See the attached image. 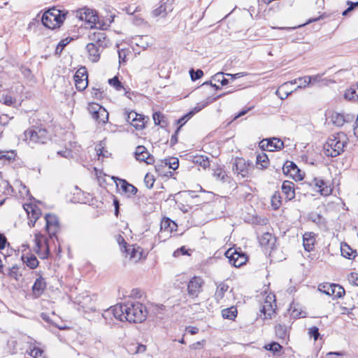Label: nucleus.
<instances>
[{
	"instance_id": "nucleus-1",
	"label": "nucleus",
	"mask_w": 358,
	"mask_h": 358,
	"mask_svg": "<svg viewBox=\"0 0 358 358\" xmlns=\"http://www.w3.org/2000/svg\"><path fill=\"white\" fill-rule=\"evenodd\" d=\"M122 310V321L129 322H142L147 316L145 307L140 302L128 301L124 304H120Z\"/></svg>"
},
{
	"instance_id": "nucleus-2",
	"label": "nucleus",
	"mask_w": 358,
	"mask_h": 358,
	"mask_svg": "<svg viewBox=\"0 0 358 358\" xmlns=\"http://www.w3.org/2000/svg\"><path fill=\"white\" fill-rule=\"evenodd\" d=\"M348 143V138L343 132L332 134L324 144V153L327 157H336L344 152Z\"/></svg>"
},
{
	"instance_id": "nucleus-3",
	"label": "nucleus",
	"mask_w": 358,
	"mask_h": 358,
	"mask_svg": "<svg viewBox=\"0 0 358 358\" xmlns=\"http://www.w3.org/2000/svg\"><path fill=\"white\" fill-rule=\"evenodd\" d=\"M68 12L65 10H59L52 8L45 11L41 17L43 24L48 29L59 27L66 19Z\"/></svg>"
},
{
	"instance_id": "nucleus-4",
	"label": "nucleus",
	"mask_w": 358,
	"mask_h": 358,
	"mask_svg": "<svg viewBox=\"0 0 358 358\" xmlns=\"http://www.w3.org/2000/svg\"><path fill=\"white\" fill-rule=\"evenodd\" d=\"M76 17L80 20H84L90 25L91 28H101L103 29V23L99 20L96 11L86 7L80 8L76 11Z\"/></svg>"
},
{
	"instance_id": "nucleus-5",
	"label": "nucleus",
	"mask_w": 358,
	"mask_h": 358,
	"mask_svg": "<svg viewBox=\"0 0 358 358\" xmlns=\"http://www.w3.org/2000/svg\"><path fill=\"white\" fill-rule=\"evenodd\" d=\"M24 140L29 144L34 143H46L50 139V136L45 129L34 128L27 129L24 133Z\"/></svg>"
},
{
	"instance_id": "nucleus-6",
	"label": "nucleus",
	"mask_w": 358,
	"mask_h": 358,
	"mask_svg": "<svg viewBox=\"0 0 358 358\" xmlns=\"http://www.w3.org/2000/svg\"><path fill=\"white\" fill-rule=\"evenodd\" d=\"M232 171L237 180L248 178L252 165L243 158H236L232 163Z\"/></svg>"
},
{
	"instance_id": "nucleus-7",
	"label": "nucleus",
	"mask_w": 358,
	"mask_h": 358,
	"mask_svg": "<svg viewBox=\"0 0 358 358\" xmlns=\"http://www.w3.org/2000/svg\"><path fill=\"white\" fill-rule=\"evenodd\" d=\"M179 167V159L177 157H171L161 160L155 165V169L160 175L172 176L173 171Z\"/></svg>"
},
{
	"instance_id": "nucleus-8",
	"label": "nucleus",
	"mask_w": 358,
	"mask_h": 358,
	"mask_svg": "<svg viewBox=\"0 0 358 358\" xmlns=\"http://www.w3.org/2000/svg\"><path fill=\"white\" fill-rule=\"evenodd\" d=\"M275 301V295L273 294H270L266 296L260 308V317L263 320H271L275 316V307L276 306Z\"/></svg>"
},
{
	"instance_id": "nucleus-9",
	"label": "nucleus",
	"mask_w": 358,
	"mask_h": 358,
	"mask_svg": "<svg viewBox=\"0 0 358 358\" xmlns=\"http://www.w3.org/2000/svg\"><path fill=\"white\" fill-rule=\"evenodd\" d=\"M318 290L332 296L333 299L342 298L345 294L344 288L336 284H321L318 287Z\"/></svg>"
},
{
	"instance_id": "nucleus-10",
	"label": "nucleus",
	"mask_w": 358,
	"mask_h": 358,
	"mask_svg": "<svg viewBox=\"0 0 358 358\" xmlns=\"http://www.w3.org/2000/svg\"><path fill=\"white\" fill-rule=\"evenodd\" d=\"M96 29L93 31H90L88 35V38L91 41L90 43H94L96 45L106 48L110 45V40L107 38L105 32L102 29Z\"/></svg>"
},
{
	"instance_id": "nucleus-11",
	"label": "nucleus",
	"mask_w": 358,
	"mask_h": 358,
	"mask_svg": "<svg viewBox=\"0 0 358 358\" xmlns=\"http://www.w3.org/2000/svg\"><path fill=\"white\" fill-rule=\"evenodd\" d=\"M225 255L229 259L230 264L235 267H239L247 262V257L243 252H238L233 248L229 249Z\"/></svg>"
},
{
	"instance_id": "nucleus-12",
	"label": "nucleus",
	"mask_w": 358,
	"mask_h": 358,
	"mask_svg": "<svg viewBox=\"0 0 358 358\" xmlns=\"http://www.w3.org/2000/svg\"><path fill=\"white\" fill-rule=\"evenodd\" d=\"M34 241L36 243L35 252L39 255L40 258H48L50 249L45 238L42 236L36 235Z\"/></svg>"
},
{
	"instance_id": "nucleus-13",
	"label": "nucleus",
	"mask_w": 358,
	"mask_h": 358,
	"mask_svg": "<svg viewBox=\"0 0 358 358\" xmlns=\"http://www.w3.org/2000/svg\"><path fill=\"white\" fill-rule=\"evenodd\" d=\"M122 310L120 308V304L111 306L106 310L103 314V317L106 320L108 324H110L113 321V317L122 322Z\"/></svg>"
},
{
	"instance_id": "nucleus-14",
	"label": "nucleus",
	"mask_w": 358,
	"mask_h": 358,
	"mask_svg": "<svg viewBox=\"0 0 358 358\" xmlns=\"http://www.w3.org/2000/svg\"><path fill=\"white\" fill-rule=\"evenodd\" d=\"M127 115V120L131 121V124L136 129H141L145 127V124L148 117L145 116L143 113H125Z\"/></svg>"
},
{
	"instance_id": "nucleus-15",
	"label": "nucleus",
	"mask_w": 358,
	"mask_h": 358,
	"mask_svg": "<svg viewBox=\"0 0 358 358\" xmlns=\"http://www.w3.org/2000/svg\"><path fill=\"white\" fill-rule=\"evenodd\" d=\"M88 75L85 68L76 71L74 76L76 87L78 91H83L88 85Z\"/></svg>"
},
{
	"instance_id": "nucleus-16",
	"label": "nucleus",
	"mask_w": 358,
	"mask_h": 358,
	"mask_svg": "<svg viewBox=\"0 0 358 358\" xmlns=\"http://www.w3.org/2000/svg\"><path fill=\"white\" fill-rule=\"evenodd\" d=\"M86 51L87 52V57L92 62H98L101 57V54L105 49L101 48L94 43H87L85 46Z\"/></svg>"
},
{
	"instance_id": "nucleus-17",
	"label": "nucleus",
	"mask_w": 358,
	"mask_h": 358,
	"mask_svg": "<svg viewBox=\"0 0 358 358\" xmlns=\"http://www.w3.org/2000/svg\"><path fill=\"white\" fill-rule=\"evenodd\" d=\"M203 283V281L200 277L195 276L192 278L187 285L189 295L192 298L197 296L201 291Z\"/></svg>"
},
{
	"instance_id": "nucleus-18",
	"label": "nucleus",
	"mask_w": 358,
	"mask_h": 358,
	"mask_svg": "<svg viewBox=\"0 0 358 358\" xmlns=\"http://www.w3.org/2000/svg\"><path fill=\"white\" fill-rule=\"evenodd\" d=\"M135 157L138 161L144 162L148 164L154 163V157L148 151L147 148L143 145H138L136 148Z\"/></svg>"
},
{
	"instance_id": "nucleus-19",
	"label": "nucleus",
	"mask_w": 358,
	"mask_h": 358,
	"mask_svg": "<svg viewBox=\"0 0 358 358\" xmlns=\"http://www.w3.org/2000/svg\"><path fill=\"white\" fill-rule=\"evenodd\" d=\"M46 221V229L50 236H54L59 229V221L55 215L47 214L45 217Z\"/></svg>"
},
{
	"instance_id": "nucleus-20",
	"label": "nucleus",
	"mask_w": 358,
	"mask_h": 358,
	"mask_svg": "<svg viewBox=\"0 0 358 358\" xmlns=\"http://www.w3.org/2000/svg\"><path fill=\"white\" fill-rule=\"evenodd\" d=\"M24 208L26 210L29 217V224L31 227H34L35 222L41 215L40 209L36 206L32 204H25L24 205Z\"/></svg>"
},
{
	"instance_id": "nucleus-21",
	"label": "nucleus",
	"mask_w": 358,
	"mask_h": 358,
	"mask_svg": "<svg viewBox=\"0 0 358 358\" xmlns=\"http://www.w3.org/2000/svg\"><path fill=\"white\" fill-rule=\"evenodd\" d=\"M112 179L115 180L117 187H120L123 192L132 196L136 194L138 191L137 188L133 185L129 183L127 180L114 176L112 177Z\"/></svg>"
},
{
	"instance_id": "nucleus-22",
	"label": "nucleus",
	"mask_w": 358,
	"mask_h": 358,
	"mask_svg": "<svg viewBox=\"0 0 358 358\" xmlns=\"http://www.w3.org/2000/svg\"><path fill=\"white\" fill-rule=\"evenodd\" d=\"M184 161H192L195 166H198V169H199V167L206 169L210 166L208 158L203 155L187 156V158L184 159Z\"/></svg>"
},
{
	"instance_id": "nucleus-23",
	"label": "nucleus",
	"mask_w": 358,
	"mask_h": 358,
	"mask_svg": "<svg viewBox=\"0 0 358 358\" xmlns=\"http://www.w3.org/2000/svg\"><path fill=\"white\" fill-rule=\"evenodd\" d=\"M311 185H314L319 188V192L321 195L328 196L331 194V188L327 185V183L321 178H315L313 179Z\"/></svg>"
},
{
	"instance_id": "nucleus-24",
	"label": "nucleus",
	"mask_w": 358,
	"mask_h": 358,
	"mask_svg": "<svg viewBox=\"0 0 358 358\" xmlns=\"http://www.w3.org/2000/svg\"><path fill=\"white\" fill-rule=\"evenodd\" d=\"M329 115L326 117L328 123H331L336 127H342L345 122L348 121V118L343 113H329Z\"/></svg>"
},
{
	"instance_id": "nucleus-25",
	"label": "nucleus",
	"mask_w": 358,
	"mask_h": 358,
	"mask_svg": "<svg viewBox=\"0 0 358 358\" xmlns=\"http://www.w3.org/2000/svg\"><path fill=\"white\" fill-rule=\"evenodd\" d=\"M282 193L285 195L287 201L294 199L295 196L294 184L291 181H284L282 185Z\"/></svg>"
},
{
	"instance_id": "nucleus-26",
	"label": "nucleus",
	"mask_w": 358,
	"mask_h": 358,
	"mask_svg": "<svg viewBox=\"0 0 358 358\" xmlns=\"http://www.w3.org/2000/svg\"><path fill=\"white\" fill-rule=\"evenodd\" d=\"M173 10V8L171 5L166 3V2H164V0H161L160 6L152 10V15L154 17H157L159 16L164 17L168 12H170Z\"/></svg>"
},
{
	"instance_id": "nucleus-27",
	"label": "nucleus",
	"mask_w": 358,
	"mask_h": 358,
	"mask_svg": "<svg viewBox=\"0 0 358 358\" xmlns=\"http://www.w3.org/2000/svg\"><path fill=\"white\" fill-rule=\"evenodd\" d=\"M315 243V234L313 232H306L303 236V245L304 249L310 252L313 250Z\"/></svg>"
},
{
	"instance_id": "nucleus-28",
	"label": "nucleus",
	"mask_w": 358,
	"mask_h": 358,
	"mask_svg": "<svg viewBox=\"0 0 358 358\" xmlns=\"http://www.w3.org/2000/svg\"><path fill=\"white\" fill-rule=\"evenodd\" d=\"M139 248H135L134 245H124L123 252L126 253L127 256H129V259L137 262L141 258V252Z\"/></svg>"
},
{
	"instance_id": "nucleus-29",
	"label": "nucleus",
	"mask_w": 358,
	"mask_h": 358,
	"mask_svg": "<svg viewBox=\"0 0 358 358\" xmlns=\"http://www.w3.org/2000/svg\"><path fill=\"white\" fill-rule=\"evenodd\" d=\"M45 287L46 283L45 280L42 278V276H40L36 280L32 286V291L34 294L36 296H41L45 289Z\"/></svg>"
},
{
	"instance_id": "nucleus-30",
	"label": "nucleus",
	"mask_w": 358,
	"mask_h": 358,
	"mask_svg": "<svg viewBox=\"0 0 358 358\" xmlns=\"http://www.w3.org/2000/svg\"><path fill=\"white\" fill-rule=\"evenodd\" d=\"M292 85L289 82H285L281 85L276 90V94L281 99L287 98L294 90L290 89L289 87Z\"/></svg>"
},
{
	"instance_id": "nucleus-31",
	"label": "nucleus",
	"mask_w": 358,
	"mask_h": 358,
	"mask_svg": "<svg viewBox=\"0 0 358 358\" xmlns=\"http://www.w3.org/2000/svg\"><path fill=\"white\" fill-rule=\"evenodd\" d=\"M21 259L23 263L31 269H34L38 266L39 262L33 254L22 255Z\"/></svg>"
},
{
	"instance_id": "nucleus-32",
	"label": "nucleus",
	"mask_w": 358,
	"mask_h": 358,
	"mask_svg": "<svg viewBox=\"0 0 358 358\" xmlns=\"http://www.w3.org/2000/svg\"><path fill=\"white\" fill-rule=\"evenodd\" d=\"M160 227H161L162 233H163V232L171 233L173 230L176 231L178 226L176 222H174L169 218H164L161 222Z\"/></svg>"
},
{
	"instance_id": "nucleus-33",
	"label": "nucleus",
	"mask_w": 358,
	"mask_h": 358,
	"mask_svg": "<svg viewBox=\"0 0 358 358\" xmlns=\"http://www.w3.org/2000/svg\"><path fill=\"white\" fill-rule=\"evenodd\" d=\"M341 252L343 257L349 259H354L357 256V251L353 250L347 243L341 244Z\"/></svg>"
},
{
	"instance_id": "nucleus-34",
	"label": "nucleus",
	"mask_w": 358,
	"mask_h": 358,
	"mask_svg": "<svg viewBox=\"0 0 358 358\" xmlns=\"http://www.w3.org/2000/svg\"><path fill=\"white\" fill-rule=\"evenodd\" d=\"M344 97L350 101L358 99V85H354L348 88L345 92Z\"/></svg>"
},
{
	"instance_id": "nucleus-35",
	"label": "nucleus",
	"mask_w": 358,
	"mask_h": 358,
	"mask_svg": "<svg viewBox=\"0 0 358 358\" xmlns=\"http://www.w3.org/2000/svg\"><path fill=\"white\" fill-rule=\"evenodd\" d=\"M275 335L279 339L286 340L288 336V328L285 325L277 324L275 327Z\"/></svg>"
},
{
	"instance_id": "nucleus-36",
	"label": "nucleus",
	"mask_w": 358,
	"mask_h": 358,
	"mask_svg": "<svg viewBox=\"0 0 358 358\" xmlns=\"http://www.w3.org/2000/svg\"><path fill=\"white\" fill-rule=\"evenodd\" d=\"M228 285L224 282H222L217 285L215 293V298L217 303H220V301L223 299L224 294L228 290Z\"/></svg>"
},
{
	"instance_id": "nucleus-37",
	"label": "nucleus",
	"mask_w": 358,
	"mask_h": 358,
	"mask_svg": "<svg viewBox=\"0 0 358 358\" xmlns=\"http://www.w3.org/2000/svg\"><path fill=\"white\" fill-rule=\"evenodd\" d=\"M222 315L224 319L234 320L237 316V309L234 306L223 309Z\"/></svg>"
},
{
	"instance_id": "nucleus-38",
	"label": "nucleus",
	"mask_w": 358,
	"mask_h": 358,
	"mask_svg": "<svg viewBox=\"0 0 358 358\" xmlns=\"http://www.w3.org/2000/svg\"><path fill=\"white\" fill-rule=\"evenodd\" d=\"M256 164L260 169L267 168L269 164L268 156L265 153L259 154L257 156Z\"/></svg>"
},
{
	"instance_id": "nucleus-39",
	"label": "nucleus",
	"mask_w": 358,
	"mask_h": 358,
	"mask_svg": "<svg viewBox=\"0 0 358 358\" xmlns=\"http://www.w3.org/2000/svg\"><path fill=\"white\" fill-rule=\"evenodd\" d=\"M308 83H309L310 85L320 84L322 85H327L328 80L325 78H322V75L317 74L311 76H308Z\"/></svg>"
},
{
	"instance_id": "nucleus-40",
	"label": "nucleus",
	"mask_w": 358,
	"mask_h": 358,
	"mask_svg": "<svg viewBox=\"0 0 358 358\" xmlns=\"http://www.w3.org/2000/svg\"><path fill=\"white\" fill-rule=\"evenodd\" d=\"M213 176L218 181L227 182L229 179L228 175L222 168L214 169Z\"/></svg>"
},
{
	"instance_id": "nucleus-41",
	"label": "nucleus",
	"mask_w": 358,
	"mask_h": 358,
	"mask_svg": "<svg viewBox=\"0 0 358 358\" xmlns=\"http://www.w3.org/2000/svg\"><path fill=\"white\" fill-rule=\"evenodd\" d=\"M308 76H306L299 77L293 80H291L290 83L292 85L299 83V85L296 87V89H294V90H296L297 89L305 88L307 86H308L310 85V83H308Z\"/></svg>"
},
{
	"instance_id": "nucleus-42",
	"label": "nucleus",
	"mask_w": 358,
	"mask_h": 358,
	"mask_svg": "<svg viewBox=\"0 0 358 358\" xmlns=\"http://www.w3.org/2000/svg\"><path fill=\"white\" fill-rule=\"evenodd\" d=\"M8 275L15 279V280H19L20 278L22 276V274L19 273V267L17 265L15 264L11 268L8 269Z\"/></svg>"
},
{
	"instance_id": "nucleus-43",
	"label": "nucleus",
	"mask_w": 358,
	"mask_h": 358,
	"mask_svg": "<svg viewBox=\"0 0 358 358\" xmlns=\"http://www.w3.org/2000/svg\"><path fill=\"white\" fill-rule=\"evenodd\" d=\"M285 175L289 176L295 180H301L303 179V174L298 166L294 167L292 171H289L288 173H285Z\"/></svg>"
},
{
	"instance_id": "nucleus-44",
	"label": "nucleus",
	"mask_w": 358,
	"mask_h": 358,
	"mask_svg": "<svg viewBox=\"0 0 358 358\" xmlns=\"http://www.w3.org/2000/svg\"><path fill=\"white\" fill-rule=\"evenodd\" d=\"M109 113H92V118L99 123L106 124L108 120Z\"/></svg>"
},
{
	"instance_id": "nucleus-45",
	"label": "nucleus",
	"mask_w": 358,
	"mask_h": 358,
	"mask_svg": "<svg viewBox=\"0 0 358 358\" xmlns=\"http://www.w3.org/2000/svg\"><path fill=\"white\" fill-rule=\"evenodd\" d=\"M268 141L270 142L271 146L273 151L280 150L283 148V142L277 138H273L271 139H268Z\"/></svg>"
},
{
	"instance_id": "nucleus-46",
	"label": "nucleus",
	"mask_w": 358,
	"mask_h": 358,
	"mask_svg": "<svg viewBox=\"0 0 358 358\" xmlns=\"http://www.w3.org/2000/svg\"><path fill=\"white\" fill-rule=\"evenodd\" d=\"M108 83L110 85L113 86L118 91L122 89L124 90V86L122 85V83L119 80L117 76H115L113 78L109 79Z\"/></svg>"
},
{
	"instance_id": "nucleus-47",
	"label": "nucleus",
	"mask_w": 358,
	"mask_h": 358,
	"mask_svg": "<svg viewBox=\"0 0 358 358\" xmlns=\"http://www.w3.org/2000/svg\"><path fill=\"white\" fill-rule=\"evenodd\" d=\"M29 355L34 358H45L43 350L36 347L31 350Z\"/></svg>"
},
{
	"instance_id": "nucleus-48",
	"label": "nucleus",
	"mask_w": 358,
	"mask_h": 358,
	"mask_svg": "<svg viewBox=\"0 0 358 358\" xmlns=\"http://www.w3.org/2000/svg\"><path fill=\"white\" fill-rule=\"evenodd\" d=\"M71 38L69 39V38H66L64 39H62L57 45V48H56V50H55V52L56 54H60L63 49L64 48V47L69 43V42L71 41Z\"/></svg>"
},
{
	"instance_id": "nucleus-49",
	"label": "nucleus",
	"mask_w": 358,
	"mask_h": 358,
	"mask_svg": "<svg viewBox=\"0 0 358 358\" xmlns=\"http://www.w3.org/2000/svg\"><path fill=\"white\" fill-rule=\"evenodd\" d=\"M101 109H103V112H107L100 104L91 103L89 104L88 112H100Z\"/></svg>"
},
{
	"instance_id": "nucleus-50",
	"label": "nucleus",
	"mask_w": 358,
	"mask_h": 358,
	"mask_svg": "<svg viewBox=\"0 0 358 358\" xmlns=\"http://www.w3.org/2000/svg\"><path fill=\"white\" fill-rule=\"evenodd\" d=\"M266 348L273 353H278L280 351L282 346L279 343L274 342L268 345Z\"/></svg>"
},
{
	"instance_id": "nucleus-51",
	"label": "nucleus",
	"mask_w": 358,
	"mask_h": 358,
	"mask_svg": "<svg viewBox=\"0 0 358 358\" xmlns=\"http://www.w3.org/2000/svg\"><path fill=\"white\" fill-rule=\"evenodd\" d=\"M189 74H190L191 79L193 81H194V80H198L200 78H201L203 76V73L200 69H198L196 71H194V69H192L189 71Z\"/></svg>"
},
{
	"instance_id": "nucleus-52",
	"label": "nucleus",
	"mask_w": 358,
	"mask_h": 358,
	"mask_svg": "<svg viewBox=\"0 0 358 358\" xmlns=\"http://www.w3.org/2000/svg\"><path fill=\"white\" fill-rule=\"evenodd\" d=\"M214 79L217 81L220 82L222 85H226L229 83V81L227 79L224 78V73H217L214 76Z\"/></svg>"
},
{
	"instance_id": "nucleus-53",
	"label": "nucleus",
	"mask_w": 358,
	"mask_h": 358,
	"mask_svg": "<svg viewBox=\"0 0 358 358\" xmlns=\"http://www.w3.org/2000/svg\"><path fill=\"white\" fill-rule=\"evenodd\" d=\"M296 166H297L294 162L287 161L282 167L283 173L285 174L288 173L289 171H292V169Z\"/></svg>"
},
{
	"instance_id": "nucleus-54",
	"label": "nucleus",
	"mask_w": 358,
	"mask_h": 358,
	"mask_svg": "<svg viewBox=\"0 0 358 358\" xmlns=\"http://www.w3.org/2000/svg\"><path fill=\"white\" fill-rule=\"evenodd\" d=\"M13 118V117H9L7 113H1L0 114V125L5 126L6 125L9 120Z\"/></svg>"
},
{
	"instance_id": "nucleus-55",
	"label": "nucleus",
	"mask_w": 358,
	"mask_h": 358,
	"mask_svg": "<svg viewBox=\"0 0 358 358\" xmlns=\"http://www.w3.org/2000/svg\"><path fill=\"white\" fill-rule=\"evenodd\" d=\"M309 335L314 338V340L316 341L320 336L319 329L316 327H312L309 329Z\"/></svg>"
},
{
	"instance_id": "nucleus-56",
	"label": "nucleus",
	"mask_w": 358,
	"mask_h": 358,
	"mask_svg": "<svg viewBox=\"0 0 358 358\" xmlns=\"http://www.w3.org/2000/svg\"><path fill=\"white\" fill-rule=\"evenodd\" d=\"M259 145H260V147L263 150H266L268 151L273 152V150H272L273 148H271V146L270 142L268 141V139L262 140L260 142Z\"/></svg>"
},
{
	"instance_id": "nucleus-57",
	"label": "nucleus",
	"mask_w": 358,
	"mask_h": 358,
	"mask_svg": "<svg viewBox=\"0 0 358 358\" xmlns=\"http://www.w3.org/2000/svg\"><path fill=\"white\" fill-rule=\"evenodd\" d=\"M2 100H3V104L7 105V106H12L16 103V100L15 99H13L12 96H8V95H6L5 96H3L2 98Z\"/></svg>"
},
{
	"instance_id": "nucleus-58",
	"label": "nucleus",
	"mask_w": 358,
	"mask_h": 358,
	"mask_svg": "<svg viewBox=\"0 0 358 358\" xmlns=\"http://www.w3.org/2000/svg\"><path fill=\"white\" fill-rule=\"evenodd\" d=\"M134 347L135 348L136 354L143 353L146 350V346L143 344L136 343V346Z\"/></svg>"
},
{
	"instance_id": "nucleus-59",
	"label": "nucleus",
	"mask_w": 358,
	"mask_h": 358,
	"mask_svg": "<svg viewBox=\"0 0 358 358\" xmlns=\"http://www.w3.org/2000/svg\"><path fill=\"white\" fill-rule=\"evenodd\" d=\"M271 238V234L269 233H266L263 235L262 238L260 239V243L262 245H266L268 243L270 238Z\"/></svg>"
},
{
	"instance_id": "nucleus-60",
	"label": "nucleus",
	"mask_w": 358,
	"mask_h": 358,
	"mask_svg": "<svg viewBox=\"0 0 358 358\" xmlns=\"http://www.w3.org/2000/svg\"><path fill=\"white\" fill-rule=\"evenodd\" d=\"M118 56H119V62L120 64L124 63L126 62V50H118Z\"/></svg>"
},
{
	"instance_id": "nucleus-61",
	"label": "nucleus",
	"mask_w": 358,
	"mask_h": 358,
	"mask_svg": "<svg viewBox=\"0 0 358 358\" xmlns=\"http://www.w3.org/2000/svg\"><path fill=\"white\" fill-rule=\"evenodd\" d=\"M117 241L120 246L121 250L123 252L124 245H127L124 238L121 235H118V236L117 237Z\"/></svg>"
},
{
	"instance_id": "nucleus-62",
	"label": "nucleus",
	"mask_w": 358,
	"mask_h": 358,
	"mask_svg": "<svg viewBox=\"0 0 358 358\" xmlns=\"http://www.w3.org/2000/svg\"><path fill=\"white\" fill-rule=\"evenodd\" d=\"M57 155L60 157L68 158L71 155V151L68 149H65L64 150L58 151Z\"/></svg>"
},
{
	"instance_id": "nucleus-63",
	"label": "nucleus",
	"mask_w": 358,
	"mask_h": 358,
	"mask_svg": "<svg viewBox=\"0 0 358 358\" xmlns=\"http://www.w3.org/2000/svg\"><path fill=\"white\" fill-rule=\"evenodd\" d=\"M7 243V239L3 234H0V250L5 248Z\"/></svg>"
},
{
	"instance_id": "nucleus-64",
	"label": "nucleus",
	"mask_w": 358,
	"mask_h": 358,
	"mask_svg": "<svg viewBox=\"0 0 358 358\" xmlns=\"http://www.w3.org/2000/svg\"><path fill=\"white\" fill-rule=\"evenodd\" d=\"M349 280L355 285L358 286V273H352Z\"/></svg>"
}]
</instances>
